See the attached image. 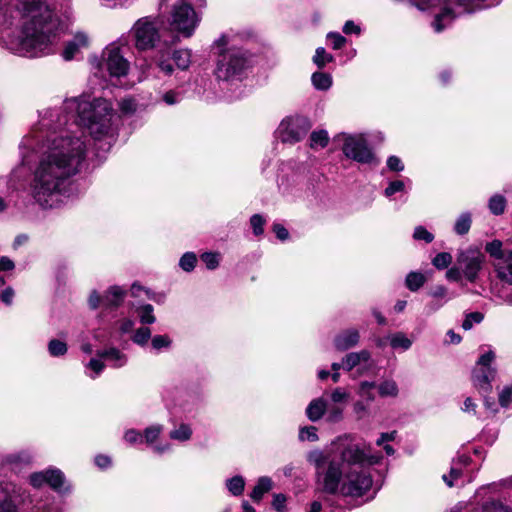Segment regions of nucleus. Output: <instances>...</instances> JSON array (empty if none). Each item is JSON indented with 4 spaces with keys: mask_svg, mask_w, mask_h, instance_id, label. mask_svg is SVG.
Segmentation results:
<instances>
[{
    "mask_svg": "<svg viewBox=\"0 0 512 512\" xmlns=\"http://www.w3.org/2000/svg\"><path fill=\"white\" fill-rule=\"evenodd\" d=\"M90 44V37L84 31H76L73 33L71 39L65 42L62 50V57L66 61L75 59L84 49H87Z\"/></svg>",
    "mask_w": 512,
    "mask_h": 512,
    "instance_id": "12",
    "label": "nucleus"
},
{
    "mask_svg": "<svg viewBox=\"0 0 512 512\" xmlns=\"http://www.w3.org/2000/svg\"><path fill=\"white\" fill-rule=\"evenodd\" d=\"M266 223V220L264 217L260 214H254L250 218V224L253 229V233L256 236H260L264 232V225Z\"/></svg>",
    "mask_w": 512,
    "mask_h": 512,
    "instance_id": "50",
    "label": "nucleus"
},
{
    "mask_svg": "<svg viewBox=\"0 0 512 512\" xmlns=\"http://www.w3.org/2000/svg\"><path fill=\"white\" fill-rule=\"evenodd\" d=\"M405 191V183L402 180H394L388 183V186L384 190V195L386 197H391L396 193H401Z\"/></svg>",
    "mask_w": 512,
    "mask_h": 512,
    "instance_id": "52",
    "label": "nucleus"
},
{
    "mask_svg": "<svg viewBox=\"0 0 512 512\" xmlns=\"http://www.w3.org/2000/svg\"><path fill=\"white\" fill-rule=\"evenodd\" d=\"M426 282V277L421 272L412 271L407 274L405 279L406 287L412 291H418Z\"/></svg>",
    "mask_w": 512,
    "mask_h": 512,
    "instance_id": "33",
    "label": "nucleus"
},
{
    "mask_svg": "<svg viewBox=\"0 0 512 512\" xmlns=\"http://www.w3.org/2000/svg\"><path fill=\"white\" fill-rule=\"evenodd\" d=\"M29 482L35 488H40L43 485L47 484L46 470L32 473L29 476Z\"/></svg>",
    "mask_w": 512,
    "mask_h": 512,
    "instance_id": "55",
    "label": "nucleus"
},
{
    "mask_svg": "<svg viewBox=\"0 0 512 512\" xmlns=\"http://www.w3.org/2000/svg\"><path fill=\"white\" fill-rule=\"evenodd\" d=\"M200 258L207 269L215 270L220 264L221 256L218 252H204Z\"/></svg>",
    "mask_w": 512,
    "mask_h": 512,
    "instance_id": "47",
    "label": "nucleus"
},
{
    "mask_svg": "<svg viewBox=\"0 0 512 512\" xmlns=\"http://www.w3.org/2000/svg\"><path fill=\"white\" fill-rule=\"evenodd\" d=\"M331 401L334 403V404H345L349 398V393L347 391H345L344 389L338 387V388H335L332 393H331Z\"/></svg>",
    "mask_w": 512,
    "mask_h": 512,
    "instance_id": "57",
    "label": "nucleus"
},
{
    "mask_svg": "<svg viewBox=\"0 0 512 512\" xmlns=\"http://www.w3.org/2000/svg\"><path fill=\"white\" fill-rule=\"evenodd\" d=\"M126 296V290L120 286L114 285L109 287L103 295V306L105 308L119 307Z\"/></svg>",
    "mask_w": 512,
    "mask_h": 512,
    "instance_id": "15",
    "label": "nucleus"
},
{
    "mask_svg": "<svg viewBox=\"0 0 512 512\" xmlns=\"http://www.w3.org/2000/svg\"><path fill=\"white\" fill-rule=\"evenodd\" d=\"M68 351L67 344L58 339H52L48 343V352L52 357L64 356Z\"/></svg>",
    "mask_w": 512,
    "mask_h": 512,
    "instance_id": "43",
    "label": "nucleus"
},
{
    "mask_svg": "<svg viewBox=\"0 0 512 512\" xmlns=\"http://www.w3.org/2000/svg\"><path fill=\"white\" fill-rule=\"evenodd\" d=\"M150 338H151V330H150V328H148L146 326H141L138 329H136L131 337L132 341L135 344L142 346V347L148 343Z\"/></svg>",
    "mask_w": 512,
    "mask_h": 512,
    "instance_id": "42",
    "label": "nucleus"
},
{
    "mask_svg": "<svg viewBox=\"0 0 512 512\" xmlns=\"http://www.w3.org/2000/svg\"><path fill=\"white\" fill-rule=\"evenodd\" d=\"M386 165L388 169L393 172H401L404 170V164L402 160L395 155H392L387 159Z\"/></svg>",
    "mask_w": 512,
    "mask_h": 512,
    "instance_id": "61",
    "label": "nucleus"
},
{
    "mask_svg": "<svg viewBox=\"0 0 512 512\" xmlns=\"http://www.w3.org/2000/svg\"><path fill=\"white\" fill-rule=\"evenodd\" d=\"M0 7L16 9L22 16L17 34L5 38V46L12 53L38 58L54 52L63 32L60 18L46 0H0Z\"/></svg>",
    "mask_w": 512,
    "mask_h": 512,
    "instance_id": "3",
    "label": "nucleus"
},
{
    "mask_svg": "<svg viewBox=\"0 0 512 512\" xmlns=\"http://www.w3.org/2000/svg\"><path fill=\"white\" fill-rule=\"evenodd\" d=\"M130 33L138 50L152 49L159 41L158 22L152 17H142L132 26Z\"/></svg>",
    "mask_w": 512,
    "mask_h": 512,
    "instance_id": "7",
    "label": "nucleus"
},
{
    "mask_svg": "<svg viewBox=\"0 0 512 512\" xmlns=\"http://www.w3.org/2000/svg\"><path fill=\"white\" fill-rule=\"evenodd\" d=\"M344 406L334 404L332 406L327 405L326 410V421L329 423H337L343 419Z\"/></svg>",
    "mask_w": 512,
    "mask_h": 512,
    "instance_id": "45",
    "label": "nucleus"
},
{
    "mask_svg": "<svg viewBox=\"0 0 512 512\" xmlns=\"http://www.w3.org/2000/svg\"><path fill=\"white\" fill-rule=\"evenodd\" d=\"M191 56L189 49H177L173 51L171 58L178 70L186 71L191 65Z\"/></svg>",
    "mask_w": 512,
    "mask_h": 512,
    "instance_id": "24",
    "label": "nucleus"
},
{
    "mask_svg": "<svg viewBox=\"0 0 512 512\" xmlns=\"http://www.w3.org/2000/svg\"><path fill=\"white\" fill-rule=\"evenodd\" d=\"M218 58L214 75L219 82L240 81L252 65L248 51L232 46L228 36L223 35L215 41Z\"/></svg>",
    "mask_w": 512,
    "mask_h": 512,
    "instance_id": "4",
    "label": "nucleus"
},
{
    "mask_svg": "<svg viewBox=\"0 0 512 512\" xmlns=\"http://www.w3.org/2000/svg\"><path fill=\"white\" fill-rule=\"evenodd\" d=\"M193 430L190 424L180 423L169 432V437L178 442H187L192 438Z\"/></svg>",
    "mask_w": 512,
    "mask_h": 512,
    "instance_id": "25",
    "label": "nucleus"
},
{
    "mask_svg": "<svg viewBox=\"0 0 512 512\" xmlns=\"http://www.w3.org/2000/svg\"><path fill=\"white\" fill-rule=\"evenodd\" d=\"M47 474V485L53 490L64 493L69 490V485L66 482L64 473L55 467L46 469Z\"/></svg>",
    "mask_w": 512,
    "mask_h": 512,
    "instance_id": "16",
    "label": "nucleus"
},
{
    "mask_svg": "<svg viewBox=\"0 0 512 512\" xmlns=\"http://www.w3.org/2000/svg\"><path fill=\"white\" fill-rule=\"evenodd\" d=\"M226 487L233 496H240L245 487V480L242 476L236 475L226 480Z\"/></svg>",
    "mask_w": 512,
    "mask_h": 512,
    "instance_id": "36",
    "label": "nucleus"
},
{
    "mask_svg": "<svg viewBox=\"0 0 512 512\" xmlns=\"http://www.w3.org/2000/svg\"><path fill=\"white\" fill-rule=\"evenodd\" d=\"M299 439L301 441L315 442L318 440L317 428L314 426H306L300 429Z\"/></svg>",
    "mask_w": 512,
    "mask_h": 512,
    "instance_id": "51",
    "label": "nucleus"
},
{
    "mask_svg": "<svg viewBox=\"0 0 512 512\" xmlns=\"http://www.w3.org/2000/svg\"><path fill=\"white\" fill-rule=\"evenodd\" d=\"M472 225V215L470 212H462L455 220L453 231L460 236L466 235Z\"/></svg>",
    "mask_w": 512,
    "mask_h": 512,
    "instance_id": "27",
    "label": "nucleus"
},
{
    "mask_svg": "<svg viewBox=\"0 0 512 512\" xmlns=\"http://www.w3.org/2000/svg\"><path fill=\"white\" fill-rule=\"evenodd\" d=\"M131 295L133 297H139L141 295V292H145L149 299H152L156 302H160V299H157L154 295L150 293L149 290H146L143 286H141L139 283H133L131 285Z\"/></svg>",
    "mask_w": 512,
    "mask_h": 512,
    "instance_id": "62",
    "label": "nucleus"
},
{
    "mask_svg": "<svg viewBox=\"0 0 512 512\" xmlns=\"http://www.w3.org/2000/svg\"><path fill=\"white\" fill-rule=\"evenodd\" d=\"M183 100V93L178 89H170L163 92L160 96L161 102L167 106H174L179 104Z\"/></svg>",
    "mask_w": 512,
    "mask_h": 512,
    "instance_id": "38",
    "label": "nucleus"
},
{
    "mask_svg": "<svg viewBox=\"0 0 512 512\" xmlns=\"http://www.w3.org/2000/svg\"><path fill=\"white\" fill-rule=\"evenodd\" d=\"M353 412L357 420H362L369 414V406L363 401L359 400L353 404Z\"/></svg>",
    "mask_w": 512,
    "mask_h": 512,
    "instance_id": "60",
    "label": "nucleus"
},
{
    "mask_svg": "<svg viewBox=\"0 0 512 512\" xmlns=\"http://www.w3.org/2000/svg\"><path fill=\"white\" fill-rule=\"evenodd\" d=\"M485 251L490 255V257L497 260V262H501L504 257L503 244L500 240L495 239L491 242L486 243Z\"/></svg>",
    "mask_w": 512,
    "mask_h": 512,
    "instance_id": "39",
    "label": "nucleus"
},
{
    "mask_svg": "<svg viewBox=\"0 0 512 512\" xmlns=\"http://www.w3.org/2000/svg\"><path fill=\"white\" fill-rule=\"evenodd\" d=\"M484 316L480 312H472L469 313L462 323V327L464 330H470L474 324H478L482 322Z\"/></svg>",
    "mask_w": 512,
    "mask_h": 512,
    "instance_id": "54",
    "label": "nucleus"
},
{
    "mask_svg": "<svg viewBox=\"0 0 512 512\" xmlns=\"http://www.w3.org/2000/svg\"><path fill=\"white\" fill-rule=\"evenodd\" d=\"M327 400L322 397L313 399L306 408V416L312 421L316 422L326 415Z\"/></svg>",
    "mask_w": 512,
    "mask_h": 512,
    "instance_id": "18",
    "label": "nucleus"
},
{
    "mask_svg": "<svg viewBox=\"0 0 512 512\" xmlns=\"http://www.w3.org/2000/svg\"><path fill=\"white\" fill-rule=\"evenodd\" d=\"M311 82L316 90L327 91L331 88L333 79L331 74L318 71L312 74Z\"/></svg>",
    "mask_w": 512,
    "mask_h": 512,
    "instance_id": "26",
    "label": "nucleus"
},
{
    "mask_svg": "<svg viewBox=\"0 0 512 512\" xmlns=\"http://www.w3.org/2000/svg\"><path fill=\"white\" fill-rule=\"evenodd\" d=\"M154 61L160 73H162L164 76L175 75V78L178 79V73H175V64L168 54L159 51L155 56Z\"/></svg>",
    "mask_w": 512,
    "mask_h": 512,
    "instance_id": "20",
    "label": "nucleus"
},
{
    "mask_svg": "<svg viewBox=\"0 0 512 512\" xmlns=\"http://www.w3.org/2000/svg\"><path fill=\"white\" fill-rule=\"evenodd\" d=\"M496 369L495 368H481L476 367L473 370L472 381L474 386L483 393L490 392L492 386L491 382L495 378Z\"/></svg>",
    "mask_w": 512,
    "mask_h": 512,
    "instance_id": "13",
    "label": "nucleus"
},
{
    "mask_svg": "<svg viewBox=\"0 0 512 512\" xmlns=\"http://www.w3.org/2000/svg\"><path fill=\"white\" fill-rule=\"evenodd\" d=\"M470 463V457L467 455H460L456 460H453L449 474L442 476L443 481L447 486L453 487L454 485H464L471 482L472 477L468 475L467 466Z\"/></svg>",
    "mask_w": 512,
    "mask_h": 512,
    "instance_id": "11",
    "label": "nucleus"
},
{
    "mask_svg": "<svg viewBox=\"0 0 512 512\" xmlns=\"http://www.w3.org/2000/svg\"><path fill=\"white\" fill-rule=\"evenodd\" d=\"M97 357L107 360L114 368H121L125 366L128 360L126 354L115 347L99 350L97 352Z\"/></svg>",
    "mask_w": 512,
    "mask_h": 512,
    "instance_id": "17",
    "label": "nucleus"
},
{
    "mask_svg": "<svg viewBox=\"0 0 512 512\" xmlns=\"http://www.w3.org/2000/svg\"><path fill=\"white\" fill-rule=\"evenodd\" d=\"M371 358V354L367 350H361L359 352L348 353L342 359V366L345 370L351 371L354 367L359 365L361 362H368Z\"/></svg>",
    "mask_w": 512,
    "mask_h": 512,
    "instance_id": "22",
    "label": "nucleus"
},
{
    "mask_svg": "<svg viewBox=\"0 0 512 512\" xmlns=\"http://www.w3.org/2000/svg\"><path fill=\"white\" fill-rule=\"evenodd\" d=\"M311 128V123L304 116H289L281 121L277 128L278 138L283 143L294 144L301 141Z\"/></svg>",
    "mask_w": 512,
    "mask_h": 512,
    "instance_id": "8",
    "label": "nucleus"
},
{
    "mask_svg": "<svg viewBox=\"0 0 512 512\" xmlns=\"http://www.w3.org/2000/svg\"><path fill=\"white\" fill-rule=\"evenodd\" d=\"M457 262L462 270L463 276L469 282H475L485 262L484 253L476 246H470L459 251Z\"/></svg>",
    "mask_w": 512,
    "mask_h": 512,
    "instance_id": "9",
    "label": "nucleus"
},
{
    "mask_svg": "<svg viewBox=\"0 0 512 512\" xmlns=\"http://www.w3.org/2000/svg\"><path fill=\"white\" fill-rule=\"evenodd\" d=\"M272 480L267 476L260 477L254 486L250 497L253 501L259 502L263 496L272 489Z\"/></svg>",
    "mask_w": 512,
    "mask_h": 512,
    "instance_id": "23",
    "label": "nucleus"
},
{
    "mask_svg": "<svg viewBox=\"0 0 512 512\" xmlns=\"http://www.w3.org/2000/svg\"><path fill=\"white\" fill-rule=\"evenodd\" d=\"M86 367V375L91 379L97 378L105 368V364L101 358H92L85 365Z\"/></svg>",
    "mask_w": 512,
    "mask_h": 512,
    "instance_id": "37",
    "label": "nucleus"
},
{
    "mask_svg": "<svg viewBox=\"0 0 512 512\" xmlns=\"http://www.w3.org/2000/svg\"><path fill=\"white\" fill-rule=\"evenodd\" d=\"M506 206L507 200L501 194H494L488 200L489 211L495 216L502 215L506 210Z\"/></svg>",
    "mask_w": 512,
    "mask_h": 512,
    "instance_id": "29",
    "label": "nucleus"
},
{
    "mask_svg": "<svg viewBox=\"0 0 512 512\" xmlns=\"http://www.w3.org/2000/svg\"><path fill=\"white\" fill-rule=\"evenodd\" d=\"M327 40L331 42L332 48L335 50L342 48L346 43V38L338 32H329Z\"/></svg>",
    "mask_w": 512,
    "mask_h": 512,
    "instance_id": "58",
    "label": "nucleus"
},
{
    "mask_svg": "<svg viewBox=\"0 0 512 512\" xmlns=\"http://www.w3.org/2000/svg\"><path fill=\"white\" fill-rule=\"evenodd\" d=\"M135 322L130 318H123L118 321V331L121 334H128L134 328Z\"/></svg>",
    "mask_w": 512,
    "mask_h": 512,
    "instance_id": "63",
    "label": "nucleus"
},
{
    "mask_svg": "<svg viewBox=\"0 0 512 512\" xmlns=\"http://www.w3.org/2000/svg\"><path fill=\"white\" fill-rule=\"evenodd\" d=\"M197 262L198 259L194 252H186L179 260V267L189 273L195 269Z\"/></svg>",
    "mask_w": 512,
    "mask_h": 512,
    "instance_id": "40",
    "label": "nucleus"
},
{
    "mask_svg": "<svg viewBox=\"0 0 512 512\" xmlns=\"http://www.w3.org/2000/svg\"><path fill=\"white\" fill-rule=\"evenodd\" d=\"M413 238L416 241H424L431 243L434 240V235L429 232L424 226H416L413 232Z\"/></svg>",
    "mask_w": 512,
    "mask_h": 512,
    "instance_id": "49",
    "label": "nucleus"
},
{
    "mask_svg": "<svg viewBox=\"0 0 512 512\" xmlns=\"http://www.w3.org/2000/svg\"><path fill=\"white\" fill-rule=\"evenodd\" d=\"M376 388L375 382L362 381L359 384L357 394L367 402H373L376 398L374 389Z\"/></svg>",
    "mask_w": 512,
    "mask_h": 512,
    "instance_id": "35",
    "label": "nucleus"
},
{
    "mask_svg": "<svg viewBox=\"0 0 512 512\" xmlns=\"http://www.w3.org/2000/svg\"><path fill=\"white\" fill-rule=\"evenodd\" d=\"M113 104L105 98L81 96L64 101L59 108L46 110L20 143L22 161L36 156L28 184L34 203L44 210L61 207L70 195L71 178L84 167L87 143L79 125L94 140H110L117 132Z\"/></svg>",
    "mask_w": 512,
    "mask_h": 512,
    "instance_id": "1",
    "label": "nucleus"
},
{
    "mask_svg": "<svg viewBox=\"0 0 512 512\" xmlns=\"http://www.w3.org/2000/svg\"><path fill=\"white\" fill-rule=\"evenodd\" d=\"M334 141L341 144L344 156L361 164H370L374 154L364 134L340 133L334 137Z\"/></svg>",
    "mask_w": 512,
    "mask_h": 512,
    "instance_id": "6",
    "label": "nucleus"
},
{
    "mask_svg": "<svg viewBox=\"0 0 512 512\" xmlns=\"http://www.w3.org/2000/svg\"><path fill=\"white\" fill-rule=\"evenodd\" d=\"M390 347L393 350L407 351L412 347L413 340L410 339L404 332H394L386 337Z\"/></svg>",
    "mask_w": 512,
    "mask_h": 512,
    "instance_id": "21",
    "label": "nucleus"
},
{
    "mask_svg": "<svg viewBox=\"0 0 512 512\" xmlns=\"http://www.w3.org/2000/svg\"><path fill=\"white\" fill-rule=\"evenodd\" d=\"M494 269L501 281L512 285V263H507V261L496 262Z\"/></svg>",
    "mask_w": 512,
    "mask_h": 512,
    "instance_id": "30",
    "label": "nucleus"
},
{
    "mask_svg": "<svg viewBox=\"0 0 512 512\" xmlns=\"http://www.w3.org/2000/svg\"><path fill=\"white\" fill-rule=\"evenodd\" d=\"M160 6L167 12L166 19L172 32L184 38L194 34L201 18L188 1L162 0Z\"/></svg>",
    "mask_w": 512,
    "mask_h": 512,
    "instance_id": "5",
    "label": "nucleus"
},
{
    "mask_svg": "<svg viewBox=\"0 0 512 512\" xmlns=\"http://www.w3.org/2000/svg\"><path fill=\"white\" fill-rule=\"evenodd\" d=\"M124 440L130 445L140 444L143 443V436L136 429H128L124 433Z\"/></svg>",
    "mask_w": 512,
    "mask_h": 512,
    "instance_id": "56",
    "label": "nucleus"
},
{
    "mask_svg": "<svg viewBox=\"0 0 512 512\" xmlns=\"http://www.w3.org/2000/svg\"><path fill=\"white\" fill-rule=\"evenodd\" d=\"M378 394L382 398H396L399 395V387L395 380L385 379L377 386Z\"/></svg>",
    "mask_w": 512,
    "mask_h": 512,
    "instance_id": "28",
    "label": "nucleus"
},
{
    "mask_svg": "<svg viewBox=\"0 0 512 512\" xmlns=\"http://www.w3.org/2000/svg\"><path fill=\"white\" fill-rule=\"evenodd\" d=\"M334 60V57L327 53L323 47H318L315 51V55L313 56V62L317 65L318 68H324L328 63H331Z\"/></svg>",
    "mask_w": 512,
    "mask_h": 512,
    "instance_id": "44",
    "label": "nucleus"
},
{
    "mask_svg": "<svg viewBox=\"0 0 512 512\" xmlns=\"http://www.w3.org/2000/svg\"><path fill=\"white\" fill-rule=\"evenodd\" d=\"M163 429L164 427L161 424H153L148 426L142 433L143 442H145L148 445L155 444L156 440L162 434Z\"/></svg>",
    "mask_w": 512,
    "mask_h": 512,
    "instance_id": "34",
    "label": "nucleus"
},
{
    "mask_svg": "<svg viewBox=\"0 0 512 512\" xmlns=\"http://www.w3.org/2000/svg\"><path fill=\"white\" fill-rule=\"evenodd\" d=\"M139 321L142 325H151L156 322L154 308L151 304H143L136 309Z\"/></svg>",
    "mask_w": 512,
    "mask_h": 512,
    "instance_id": "32",
    "label": "nucleus"
},
{
    "mask_svg": "<svg viewBox=\"0 0 512 512\" xmlns=\"http://www.w3.org/2000/svg\"><path fill=\"white\" fill-rule=\"evenodd\" d=\"M118 108L123 117H131L145 110V106L140 104L135 97L131 96L122 98L118 103Z\"/></svg>",
    "mask_w": 512,
    "mask_h": 512,
    "instance_id": "19",
    "label": "nucleus"
},
{
    "mask_svg": "<svg viewBox=\"0 0 512 512\" xmlns=\"http://www.w3.org/2000/svg\"><path fill=\"white\" fill-rule=\"evenodd\" d=\"M494 359H495V353L492 350H489L479 357V359L477 360V363H476V367L493 368L491 366V364L494 361Z\"/></svg>",
    "mask_w": 512,
    "mask_h": 512,
    "instance_id": "59",
    "label": "nucleus"
},
{
    "mask_svg": "<svg viewBox=\"0 0 512 512\" xmlns=\"http://www.w3.org/2000/svg\"><path fill=\"white\" fill-rule=\"evenodd\" d=\"M452 263V255L448 252L438 253L433 259L432 264L435 268L443 270Z\"/></svg>",
    "mask_w": 512,
    "mask_h": 512,
    "instance_id": "48",
    "label": "nucleus"
},
{
    "mask_svg": "<svg viewBox=\"0 0 512 512\" xmlns=\"http://www.w3.org/2000/svg\"><path fill=\"white\" fill-rule=\"evenodd\" d=\"M472 512H511L509 508L499 501H490L481 507L475 508Z\"/></svg>",
    "mask_w": 512,
    "mask_h": 512,
    "instance_id": "46",
    "label": "nucleus"
},
{
    "mask_svg": "<svg viewBox=\"0 0 512 512\" xmlns=\"http://www.w3.org/2000/svg\"><path fill=\"white\" fill-rule=\"evenodd\" d=\"M172 345V339L166 334H157L151 338V347L155 351L169 349Z\"/></svg>",
    "mask_w": 512,
    "mask_h": 512,
    "instance_id": "41",
    "label": "nucleus"
},
{
    "mask_svg": "<svg viewBox=\"0 0 512 512\" xmlns=\"http://www.w3.org/2000/svg\"><path fill=\"white\" fill-rule=\"evenodd\" d=\"M447 294H448L447 288L444 287L443 285L436 286L430 293L432 298L439 299L442 301H444V300L448 301Z\"/></svg>",
    "mask_w": 512,
    "mask_h": 512,
    "instance_id": "64",
    "label": "nucleus"
},
{
    "mask_svg": "<svg viewBox=\"0 0 512 512\" xmlns=\"http://www.w3.org/2000/svg\"><path fill=\"white\" fill-rule=\"evenodd\" d=\"M306 459L314 467L322 492L353 498L362 497L371 489L370 468L379 461L368 445L350 433L338 436L324 450H311Z\"/></svg>",
    "mask_w": 512,
    "mask_h": 512,
    "instance_id": "2",
    "label": "nucleus"
},
{
    "mask_svg": "<svg viewBox=\"0 0 512 512\" xmlns=\"http://www.w3.org/2000/svg\"><path fill=\"white\" fill-rule=\"evenodd\" d=\"M329 143V135L326 130H315L310 135V147L314 150L325 148Z\"/></svg>",
    "mask_w": 512,
    "mask_h": 512,
    "instance_id": "31",
    "label": "nucleus"
},
{
    "mask_svg": "<svg viewBox=\"0 0 512 512\" xmlns=\"http://www.w3.org/2000/svg\"><path fill=\"white\" fill-rule=\"evenodd\" d=\"M121 40L109 44L103 51L104 65L111 78H121L128 74L130 65L121 52Z\"/></svg>",
    "mask_w": 512,
    "mask_h": 512,
    "instance_id": "10",
    "label": "nucleus"
},
{
    "mask_svg": "<svg viewBox=\"0 0 512 512\" xmlns=\"http://www.w3.org/2000/svg\"><path fill=\"white\" fill-rule=\"evenodd\" d=\"M360 341V332L356 328H349L338 333L334 338V347L338 351H345L355 347Z\"/></svg>",
    "mask_w": 512,
    "mask_h": 512,
    "instance_id": "14",
    "label": "nucleus"
},
{
    "mask_svg": "<svg viewBox=\"0 0 512 512\" xmlns=\"http://www.w3.org/2000/svg\"><path fill=\"white\" fill-rule=\"evenodd\" d=\"M501 407L507 408L512 403V384L503 387L498 396Z\"/></svg>",
    "mask_w": 512,
    "mask_h": 512,
    "instance_id": "53",
    "label": "nucleus"
}]
</instances>
